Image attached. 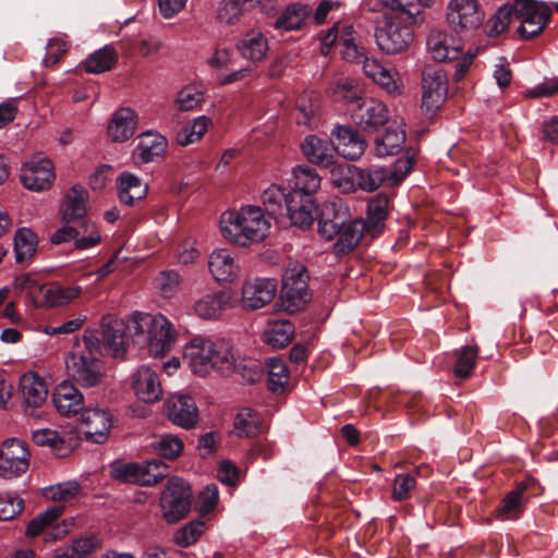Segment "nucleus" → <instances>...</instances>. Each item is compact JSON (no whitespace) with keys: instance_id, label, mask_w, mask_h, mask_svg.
Instances as JSON below:
<instances>
[{"instance_id":"obj_1","label":"nucleus","mask_w":558,"mask_h":558,"mask_svg":"<svg viewBox=\"0 0 558 558\" xmlns=\"http://www.w3.org/2000/svg\"><path fill=\"white\" fill-rule=\"evenodd\" d=\"M222 236L230 243L245 247L264 241L271 229V220L264 209L255 205L227 210L220 217Z\"/></svg>"},{"instance_id":"obj_2","label":"nucleus","mask_w":558,"mask_h":558,"mask_svg":"<svg viewBox=\"0 0 558 558\" xmlns=\"http://www.w3.org/2000/svg\"><path fill=\"white\" fill-rule=\"evenodd\" d=\"M100 341L94 331H85L66 357L69 376L83 387L92 388L101 383L102 371L99 356Z\"/></svg>"},{"instance_id":"obj_3","label":"nucleus","mask_w":558,"mask_h":558,"mask_svg":"<svg viewBox=\"0 0 558 558\" xmlns=\"http://www.w3.org/2000/svg\"><path fill=\"white\" fill-rule=\"evenodd\" d=\"M338 93L348 106L352 120L365 132H375L388 122L387 107L378 99L365 97L354 82L342 78L338 82Z\"/></svg>"},{"instance_id":"obj_4","label":"nucleus","mask_w":558,"mask_h":558,"mask_svg":"<svg viewBox=\"0 0 558 558\" xmlns=\"http://www.w3.org/2000/svg\"><path fill=\"white\" fill-rule=\"evenodd\" d=\"M386 3L384 11V25L376 29V41L378 47L388 54L401 53L411 46L414 40L412 26L417 24L422 19L413 16L408 21L401 16V9Z\"/></svg>"},{"instance_id":"obj_5","label":"nucleus","mask_w":558,"mask_h":558,"mask_svg":"<svg viewBox=\"0 0 558 558\" xmlns=\"http://www.w3.org/2000/svg\"><path fill=\"white\" fill-rule=\"evenodd\" d=\"M412 165L413 157L408 156L404 159H398L392 170L377 165L355 168V181L366 192L377 190L385 182L391 186L398 185L411 171Z\"/></svg>"},{"instance_id":"obj_6","label":"nucleus","mask_w":558,"mask_h":558,"mask_svg":"<svg viewBox=\"0 0 558 558\" xmlns=\"http://www.w3.org/2000/svg\"><path fill=\"white\" fill-rule=\"evenodd\" d=\"M191 488L184 480L170 478L159 499L165 521L173 524L182 520L191 509Z\"/></svg>"},{"instance_id":"obj_7","label":"nucleus","mask_w":558,"mask_h":558,"mask_svg":"<svg viewBox=\"0 0 558 558\" xmlns=\"http://www.w3.org/2000/svg\"><path fill=\"white\" fill-rule=\"evenodd\" d=\"M307 279L303 265L296 264L284 271L280 294V305L284 312L293 314L305 306L308 300Z\"/></svg>"},{"instance_id":"obj_8","label":"nucleus","mask_w":558,"mask_h":558,"mask_svg":"<svg viewBox=\"0 0 558 558\" xmlns=\"http://www.w3.org/2000/svg\"><path fill=\"white\" fill-rule=\"evenodd\" d=\"M512 9L514 17L520 21L518 33L524 39L538 35L551 15V10L546 3L535 0H515Z\"/></svg>"},{"instance_id":"obj_9","label":"nucleus","mask_w":558,"mask_h":558,"mask_svg":"<svg viewBox=\"0 0 558 558\" xmlns=\"http://www.w3.org/2000/svg\"><path fill=\"white\" fill-rule=\"evenodd\" d=\"M447 19L454 32L468 34L482 25L485 14L477 0H450Z\"/></svg>"},{"instance_id":"obj_10","label":"nucleus","mask_w":558,"mask_h":558,"mask_svg":"<svg viewBox=\"0 0 558 558\" xmlns=\"http://www.w3.org/2000/svg\"><path fill=\"white\" fill-rule=\"evenodd\" d=\"M422 109L426 114H434L448 96V78L440 69L426 68L422 74Z\"/></svg>"},{"instance_id":"obj_11","label":"nucleus","mask_w":558,"mask_h":558,"mask_svg":"<svg viewBox=\"0 0 558 558\" xmlns=\"http://www.w3.org/2000/svg\"><path fill=\"white\" fill-rule=\"evenodd\" d=\"M29 466L26 444L16 438L5 440L0 447V476L5 480L19 477Z\"/></svg>"},{"instance_id":"obj_12","label":"nucleus","mask_w":558,"mask_h":558,"mask_svg":"<svg viewBox=\"0 0 558 558\" xmlns=\"http://www.w3.org/2000/svg\"><path fill=\"white\" fill-rule=\"evenodd\" d=\"M53 179L52 162L44 157H34L21 169V181L31 191L39 192L49 189Z\"/></svg>"},{"instance_id":"obj_13","label":"nucleus","mask_w":558,"mask_h":558,"mask_svg":"<svg viewBox=\"0 0 558 558\" xmlns=\"http://www.w3.org/2000/svg\"><path fill=\"white\" fill-rule=\"evenodd\" d=\"M102 343L100 349L106 350L114 359H122L126 352V325L123 319L107 315L101 320Z\"/></svg>"},{"instance_id":"obj_14","label":"nucleus","mask_w":558,"mask_h":558,"mask_svg":"<svg viewBox=\"0 0 558 558\" xmlns=\"http://www.w3.org/2000/svg\"><path fill=\"white\" fill-rule=\"evenodd\" d=\"M82 292L81 287H61L57 283H38L31 299L35 306L52 308L63 306L76 299Z\"/></svg>"},{"instance_id":"obj_15","label":"nucleus","mask_w":558,"mask_h":558,"mask_svg":"<svg viewBox=\"0 0 558 558\" xmlns=\"http://www.w3.org/2000/svg\"><path fill=\"white\" fill-rule=\"evenodd\" d=\"M134 395L143 402L154 403L162 397V386L155 369L148 365L140 366L131 376Z\"/></svg>"},{"instance_id":"obj_16","label":"nucleus","mask_w":558,"mask_h":558,"mask_svg":"<svg viewBox=\"0 0 558 558\" xmlns=\"http://www.w3.org/2000/svg\"><path fill=\"white\" fill-rule=\"evenodd\" d=\"M174 341L175 331L172 324L163 315H156L145 343L149 355L163 356L172 349Z\"/></svg>"},{"instance_id":"obj_17","label":"nucleus","mask_w":558,"mask_h":558,"mask_svg":"<svg viewBox=\"0 0 558 558\" xmlns=\"http://www.w3.org/2000/svg\"><path fill=\"white\" fill-rule=\"evenodd\" d=\"M211 355L210 339L198 337L185 345L183 360L193 374L205 377L214 372Z\"/></svg>"},{"instance_id":"obj_18","label":"nucleus","mask_w":558,"mask_h":558,"mask_svg":"<svg viewBox=\"0 0 558 558\" xmlns=\"http://www.w3.org/2000/svg\"><path fill=\"white\" fill-rule=\"evenodd\" d=\"M277 293L275 279H255L247 281L242 288V306L246 310H258L270 303Z\"/></svg>"},{"instance_id":"obj_19","label":"nucleus","mask_w":558,"mask_h":558,"mask_svg":"<svg viewBox=\"0 0 558 558\" xmlns=\"http://www.w3.org/2000/svg\"><path fill=\"white\" fill-rule=\"evenodd\" d=\"M168 418L177 426L185 429L194 427L198 421V410L189 396L173 395L165 403Z\"/></svg>"},{"instance_id":"obj_20","label":"nucleus","mask_w":558,"mask_h":558,"mask_svg":"<svg viewBox=\"0 0 558 558\" xmlns=\"http://www.w3.org/2000/svg\"><path fill=\"white\" fill-rule=\"evenodd\" d=\"M331 135L335 137V151L348 160H357L367 147L363 135L352 126L338 125Z\"/></svg>"},{"instance_id":"obj_21","label":"nucleus","mask_w":558,"mask_h":558,"mask_svg":"<svg viewBox=\"0 0 558 558\" xmlns=\"http://www.w3.org/2000/svg\"><path fill=\"white\" fill-rule=\"evenodd\" d=\"M112 425L111 414L105 409L89 408L81 415V426L86 438L95 444L104 442Z\"/></svg>"},{"instance_id":"obj_22","label":"nucleus","mask_w":558,"mask_h":558,"mask_svg":"<svg viewBox=\"0 0 558 558\" xmlns=\"http://www.w3.org/2000/svg\"><path fill=\"white\" fill-rule=\"evenodd\" d=\"M211 350V364L214 372L222 375L230 376L242 368V360L233 344L227 340H210Z\"/></svg>"},{"instance_id":"obj_23","label":"nucleus","mask_w":558,"mask_h":558,"mask_svg":"<svg viewBox=\"0 0 558 558\" xmlns=\"http://www.w3.org/2000/svg\"><path fill=\"white\" fill-rule=\"evenodd\" d=\"M208 267L217 281H232L241 275L240 262L228 248L213 251L208 258Z\"/></svg>"},{"instance_id":"obj_24","label":"nucleus","mask_w":558,"mask_h":558,"mask_svg":"<svg viewBox=\"0 0 558 558\" xmlns=\"http://www.w3.org/2000/svg\"><path fill=\"white\" fill-rule=\"evenodd\" d=\"M348 219V208L341 203H326L318 218V232L320 236L326 240H332Z\"/></svg>"},{"instance_id":"obj_25","label":"nucleus","mask_w":558,"mask_h":558,"mask_svg":"<svg viewBox=\"0 0 558 558\" xmlns=\"http://www.w3.org/2000/svg\"><path fill=\"white\" fill-rule=\"evenodd\" d=\"M52 402L59 414L71 416L84 408V396L71 381L63 380L53 391Z\"/></svg>"},{"instance_id":"obj_26","label":"nucleus","mask_w":558,"mask_h":558,"mask_svg":"<svg viewBox=\"0 0 558 558\" xmlns=\"http://www.w3.org/2000/svg\"><path fill=\"white\" fill-rule=\"evenodd\" d=\"M316 205L312 197L290 192L287 199V216L293 226L302 229L308 228L314 221Z\"/></svg>"},{"instance_id":"obj_27","label":"nucleus","mask_w":558,"mask_h":558,"mask_svg":"<svg viewBox=\"0 0 558 558\" xmlns=\"http://www.w3.org/2000/svg\"><path fill=\"white\" fill-rule=\"evenodd\" d=\"M87 199L88 192L80 184L73 185L65 194L64 202L61 208L62 221L64 223L80 225L87 221L85 216L87 214Z\"/></svg>"},{"instance_id":"obj_28","label":"nucleus","mask_w":558,"mask_h":558,"mask_svg":"<svg viewBox=\"0 0 558 558\" xmlns=\"http://www.w3.org/2000/svg\"><path fill=\"white\" fill-rule=\"evenodd\" d=\"M301 149L305 158L317 166L328 168L333 165L335 146L328 140L316 135H307Z\"/></svg>"},{"instance_id":"obj_29","label":"nucleus","mask_w":558,"mask_h":558,"mask_svg":"<svg viewBox=\"0 0 558 558\" xmlns=\"http://www.w3.org/2000/svg\"><path fill=\"white\" fill-rule=\"evenodd\" d=\"M402 120H393L386 132L375 140V153L378 157L398 154L405 142V130Z\"/></svg>"},{"instance_id":"obj_30","label":"nucleus","mask_w":558,"mask_h":558,"mask_svg":"<svg viewBox=\"0 0 558 558\" xmlns=\"http://www.w3.org/2000/svg\"><path fill=\"white\" fill-rule=\"evenodd\" d=\"M236 49L245 60L256 63L266 57L269 46L260 31L251 29L238 41Z\"/></svg>"},{"instance_id":"obj_31","label":"nucleus","mask_w":558,"mask_h":558,"mask_svg":"<svg viewBox=\"0 0 558 558\" xmlns=\"http://www.w3.org/2000/svg\"><path fill=\"white\" fill-rule=\"evenodd\" d=\"M20 390L27 407L39 408L47 400L48 387L36 373H25L20 378Z\"/></svg>"},{"instance_id":"obj_32","label":"nucleus","mask_w":558,"mask_h":558,"mask_svg":"<svg viewBox=\"0 0 558 558\" xmlns=\"http://www.w3.org/2000/svg\"><path fill=\"white\" fill-rule=\"evenodd\" d=\"M426 45L430 57L437 62L453 61L460 57V49L452 45V37L445 32L432 31Z\"/></svg>"},{"instance_id":"obj_33","label":"nucleus","mask_w":558,"mask_h":558,"mask_svg":"<svg viewBox=\"0 0 558 558\" xmlns=\"http://www.w3.org/2000/svg\"><path fill=\"white\" fill-rule=\"evenodd\" d=\"M137 114L130 108H121L114 112L108 126V134L113 142H125L136 130Z\"/></svg>"},{"instance_id":"obj_34","label":"nucleus","mask_w":558,"mask_h":558,"mask_svg":"<svg viewBox=\"0 0 558 558\" xmlns=\"http://www.w3.org/2000/svg\"><path fill=\"white\" fill-rule=\"evenodd\" d=\"M367 231L366 223L361 219L347 220L341 227L335 251L337 254H347L351 252L361 241L363 233Z\"/></svg>"},{"instance_id":"obj_35","label":"nucleus","mask_w":558,"mask_h":558,"mask_svg":"<svg viewBox=\"0 0 558 558\" xmlns=\"http://www.w3.org/2000/svg\"><path fill=\"white\" fill-rule=\"evenodd\" d=\"M167 149V140L165 136L145 132L136 147V154L143 162H153L161 158Z\"/></svg>"},{"instance_id":"obj_36","label":"nucleus","mask_w":558,"mask_h":558,"mask_svg":"<svg viewBox=\"0 0 558 558\" xmlns=\"http://www.w3.org/2000/svg\"><path fill=\"white\" fill-rule=\"evenodd\" d=\"M118 182L119 198L125 205H133L136 201L143 199L147 193V184L130 172H122Z\"/></svg>"},{"instance_id":"obj_37","label":"nucleus","mask_w":558,"mask_h":558,"mask_svg":"<svg viewBox=\"0 0 558 558\" xmlns=\"http://www.w3.org/2000/svg\"><path fill=\"white\" fill-rule=\"evenodd\" d=\"M389 211V198L386 194H378L373 197L367 207V219L364 221L367 231L376 235L387 218Z\"/></svg>"},{"instance_id":"obj_38","label":"nucleus","mask_w":558,"mask_h":558,"mask_svg":"<svg viewBox=\"0 0 558 558\" xmlns=\"http://www.w3.org/2000/svg\"><path fill=\"white\" fill-rule=\"evenodd\" d=\"M320 177L310 167H296L293 170V190L301 195L310 196L316 193L320 187Z\"/></svg>"},{"instance_id":"obj_39","label":"nucleus","mask_w":558,"mask_h":558,"mask_svg":"<svg viewBox=\"0 0 558 558\" xmlns=\"http://www.w3.org/2000/svg\"><path fill=\"white\" fill-rule=\"evenodd\" d=\"M234 429L239 437H254L263 432V420L252 409H242L234 418Z\"/></svg>"},{"instance_id":"obj_40","label":"nucleus","mask_w":558,"mask_h":558,"mask_svg":"<svg viewBox=\"0 0 558 558\" xmlns=\"http://www.w3.org/2000/svg\"><path fill=\"white\" fill-rule=\"evenodd\" d=\"M211 123V119L206 116H199L193 119L177 133V143L181 146H187L198 142Z\"/></svg>"},{"instance_id":"obj_41","label":"nucleus","mask_w":558,"mask_h":558,"mask_svg":"<svg viewBox=\"0 0 558 558\" xmlns=\"http://www.w3.org/2000/svg\"><path fill=\"white\" fill-rule=\"evenodd\" d=\"M341 54L350 62H360L365 54L364 47L359 43L356 33L351 25L341 28L340 41Z\"/></svg>"},{"instance_id":"obj_42","label":"nucleus","mask_w":558,"mask_h":558,"mask_svg":"<svg viewBox=\"0 0 558 558\" xmlns=\"http://www.w3.org/2000/svg\"><path fill=\"white\" fill-rule=\"evenodd\" d=\"M206 101L204 92L195 85H186L175 96V110L185 112L199 109Z\"/></svg>"},{"instance_id":"obj_43","label":"nucleus","mask_w":558,"mask_h":558,"mask_svg":"<svg viewBox=\"0 0 558 558\" xmlns=\"http://www.w3.org/2000/svg\"><path fill=\"white\" fill-rule=\"evenodd\" d=\"M525 485L520 484L504 498L500 507L496 511V518L499 520H514L523 511V493Z\"/></svg>"},{"instance_id":"obj_44","label":"nucleus","mask_w":558,"mask_h":558,"mask_svg":"<svg viewBox=\"0 0 558 558\" xmlns=\"http://www.w3.org/2000/svg\"><path fill=\"white\" fill-rule=\"evenodd\" d=\"M289 193L279 185H270L260 196L262 203L265 207L264 211L270 219L272 217L283 215V205L287 206Z\"/></svg>"},{"instance_id":"obj_45","label":"nucleus","mask_w":558,"mask_h":558,"mask_svg":"<svg viewBox=\"0 0 558 558\" xmlns=\"http://www.w3.org/2000/svg\"><path fill=\"white\" fill-rule=\"evenodd\" d=\"M154 319V315L147 313H134L129 320L125 322L128 327V337H132L136 344L145 345Z\"/></svg>"},{"instance_id":"obj_46","label":"nucleus","mask_w":558,"mask_h":558,"mask_svg":"<svg viewBox=\"0 0 558 558\" xmlns=\"http://www.w3.org/2000/svg\"><path fill=\"white\" fill-rule=\"evenodd\" d=\"M37 248V236L27 228L19 229L14 236V252L17 263L29 260Z\"/></svg>"},{"instance_id":"obj_47","label":"nucleus","mask_w":558,"mask_h":558,"mask_svg":"<svg viewBox=\"0 0 558 558\" xmlns=\"http://www.w3.org/2000/svg\"><path fill=\"white\" fill-rule=\"evenodd\" d=\"M116 62V50L110 46H105L85 60L84 68L88 73L99 74L111 70Z\"/></svg>"},{"instance_id":"obj_48","label":"nucleus","mask_w":558,"mask_h":558,"mask_svg":"<svg viewBox=\"0 0 558 558\" xmlns=\"http://www.w3.org/2000/svg\"><path fill=\"white\" fill-rule=\"evenodd\" d=\"M97 548V541L94 537H80L70 545L54 549V558H86Z\"/></svg>"},{"instance_id":"obj_49","label":"nucleus","mask_w":558,"mask_h":558,"mask_svg":"<svg viewBox=\"0 0 558 558\" xmlns=\"http://www.w3.org/2000/svg\"><path fill=\"white\" fill-rule=\"evenodd\" d=\"M111 476L123 483H133L143 486L145 483L142 464L135 462L116 461L110 465Z\"/></svg>"},{"instance_id":"obj_50","label":"nucleus","mask_w":558,"mask_h":558,"mask_svg":"<svg viewBox=\"0 0 558 558\" xmlns=\"http://www.w3.org/2000/svg\"><path fill=\"white\" fill-rule=\"evenodd\" d=\"M151 448L162 458L174 460L183 450V441L177 435L161 434L154 437Z\"/></svg>"},{"instance_id":"obj_51","label":"nucleus","mask_w":558,"mask_h":558,"mask_svg":"<svg viewBox=\"0 0 558 558\" xmlns=\"http://www.w3.org/2000/svg\"><path fill=\"white\" fill-rule=\"evenodd\" d=\"M223 307V295L219 293L208 294L194 304V312L204 319H215L219 317Z\"/></svg>"},{"instance_id":"obj_52","label":"nucleus","mask_w":558,"mask_h":558,"mask_svg":"<svg viewBox=\"0 0 558 558\" xmlns=\"http://www.w3.org/2000/svg\"><path fill=\"white\" fill-rule=\"evenodd\" d=\"M268 388L278 392L288 384L289 371L286 363L278 357H271L267 362Z\"/></svg>"},{"instance_id":"obj_53","label":"nucleus","mask_w":558,"mask_h":558,"mask_svg":"<svg viewBox=\"0 0 558 558\" xmlns=\"http://www.w3.org/2000/svg\"><path fill=\"white\" fill-rule=\"evenodd\" d=\"M514 16L512 4L500 7L496 13L486 22L485 32L488 36H497L505 32Z\"/></svg>"},{"instance_id":"obj_54","label":"nucleus","mask_w":558,"mask_h":558,"mask_svg":"<svg viewBox=\"0 0 558 558\" xmlns=\"http://www.w3.org/2000/svg\"><path fill=\"white\" fill-rule=\"evenodd\" d=\"M293 337V326L289 322L276 323L265 332V341L272 348L288 345Z\"/></svg>"},{"instance_id":"obj_55","label":"nucleus","mask_w":558,"mask_h":558,"mask_svg":"<svg viewBox=\"0 0 558 558\" xmlns=\"http://www.w3.org/2000/svg\"><path fill=\"white\" fill-rule=\"evenodd\" d=\"M206 524L203 520H194L177 530L173 541L181 547L193 545L205 532Z\"/></svg>"},{"instance_id":"obj_56","label":"nucleus","mask_w":558,"mask_h":558,"mask_svg":"<svg viewBox=\"0 0 558 558\" xmlns=\"http://www.w3.org/2000/svg\"><path fill=\"white\" fill-rule=\"evenodd\" d=\"M476 345H465L457 352V360L454 364V375L460 378H466L474 365L477 356Z\"/></svg>"},{"instance_id":"obj_57","label":"nucleus","mask_w":558,"mask_h":558,"mask_svg":"<svg viewBox=\"0 0 558 558\" xmlns=\"http://www.w3.org/2000/svg\"><path fill=\"white\" fill-rule=\"evenodd\" d=\"M63 512V507L52 506L45 512L39 513L27 525L26 534L29 536L38 535L46 526L56 521Z\"/></svg>"},{"instance_id":"obj_58","label":"nucleus","mask_w":558,"mask_h":558,"mask_svg":"<svg viewBox=\"0 0 558 558\" xmlns=\"http://www.w3.org/2000/svg\"><path fill=\"white\" fill-rule=\"evenodd\" d=\"M246 9L236 0H221L217 10V19L222 24L238 23Z\"/></svg>"},{"instance_id":"obj_59","label":"nucleus","mask_w":558,"mask_h":558,"mask_svg":"<svg viewBox=\"0 0 558 558\" xmlns=\"http://www.w3.org/2000/svg\"><path fill=\"white\" fill-rule=\"evenodd\" d=\"M304 11L294 7L288 8L275 22V28L281 31H295L304 23Z\"/></svg>"},{"instance_id":"obj_60","label":"nucleus","mask_w":558,"mask_h":558,"mask_svg":"<svg viewBox=\"0 0 558 558\" xmlns=\"http://www.w3.org/2000/svg\"><path fill=\"white\" fill-rule=\"evenodd\" d=\"M145 483L143 486H153L168 475V465L159 460H151L142 463Z\"/></svg>"},{"instance_id":"obj_61","label":"nucleus","mask_w":558,"mask_h":558,"mask_svg":"<svg viewBox=\"0 0 558 558\" xmlns=\"http://www.w3.org/2000/svg\"><path fill=\"white\" fill-rule=\"evenodd\" d=\"M76 482H65L51 485L45 489V496L56 501H65L73 498L78 492Z\"/></svg>"},{"instance_id":"obj_62","label":"nucleus","mask_w":558,"mask_h":558,"mask_svg":"<svg viewBox=\"0 0 558 558\" xmlns=\"http://www.w3.org/2000/svg\"><path fill=\"white\" fill-rule=\"evenodd\" d=\"M81 235L75 238V247L77 250H87L100 242V235L96 227L90 221H83L80 225Z\"/></svg>"},{"instance_id":"obj_63","label":"nucleus","mask_w":558,"mask_h":558,"mask_svg":"<svg viewBox=\"0 0 558 558\" xmlns=\"http://www.w3.org/2000/svg\"><path fill=\"white\" fill-rule=\"evenodd\" d=\"M317 102L314 100L312 94H304L299 97L296 109L299 111L298 123L310 125V122L317 111Z\"/></svg>"},{"instance_id":"obj_64","label":"nucleus","mask_w":558,"mask_h":558,"mask_svg":"<svg viewBox=\"0 0 558 558\" xmlns=\"http://www.w3.org/2000/svg\"><path fill=\"white\" fill-rule=\"evenodd\" d=\"M558 94V76L545 78L542 83L524 92L525 98H548Z\"/></svg>"}]
</instances>
